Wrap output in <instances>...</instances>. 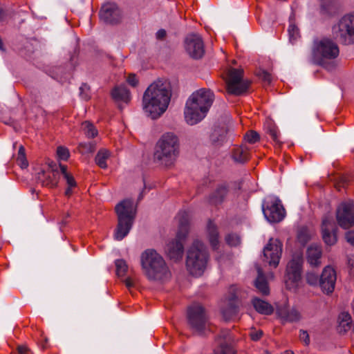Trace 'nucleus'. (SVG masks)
<instances>
[{
    "label": "nucleus",
    "mask_w": 354,
    "mask_h": 354,
    "mask_svg": "<svg viewBox=\"0 0 354 354\" xmlns=\"http://www.w3.org/2000/svg\"><path fill=\"white\" fill-rule=\"evenodd\" d=\"M171 97V87L166 80H157L145 91L142 107L151 119H157L167 109Z\"/></svg>",
    "instance_id": "1"
},
{
    "label": "nucleus",
    "mask_w": 354,
    "mask_h": 354,
    "mask_svg": "<svg viewBox=\"0 0 354 354\" xmlns=\"http://www.w3.org/2000/svg\"><path fill=\"white\" fill-rule=\"evenodd\" d=\"M214 98V94L209 88H203L194 92L185 104L184 114L186 122L194 125L201 121L206 116Z\"/></svg>",
    "instance_id": "2"
},
{
    "label": "nucleus",
    "mask_w": 354,
    "mask_h": 354,
    "mask_svg": "<svg viewBox=\"0 0 354 354\" xmlns=\"http://www.w3.org/2000/svg\"><path fill=\"white\" fill-rule=\"evenodd\" d=\"M180 154V140L173 132L163 133L157 141L154 152V162L165 167L174 165Z\"/></svg>",
    "instance_id": "3"
},
{
    "label": "nucleus",
    "mask_w": 354,
    "mask_h": 354,
    "mask_svg": "<svg viewBox=\"0 0 354 354\" xmlns=\"http://www.w3.org/2000/svg\"><path fill=\"white\" fill-rule=\"evenodd\" d=\"M141 266L150 281H165L171 277V272L164 259L154 250L148 249L142 252Z\"/></svg>",
    "instance_id": "4"
},
{
    "label": "nucleus",
    "mask_w": 354,
    "mask_h": 354,
    "mask_svg": "<svg viewBox=\"0 0 354 354\" xmlns=\"http://www.w3.org/2000/svg\"><path fill=\"white\" fill-rule=\"evenodd\" d=\"M118 216V225L115 230L114 238L117 241L122 240L131 230L136 214V207L133 201L125 199L115 207Z\"/></svg>",
    "instance_id": "5"
},
{
    "label": "nucleus",
    "mask_w": 354,
    "mask_h": 354,
    "mask_svg": "<svg viewBox=\"0 0 354 354\" xmlns=\"http://www.w3.org/2000/svg\"><path fill=\"white\" fill-rule=\"evenodd\" d=\"M209 252L203 243L195 240L187 251L186 267L190 274L201 276L209 261Z\"/></svg>",
    "instance_id": "6"
},
{
    "label": "nucleus",
    "mask_w": 354,
    "mask_h": 354,
    "mask_svg": "<svg viewBox=\"0 0 354 354\" xmlns=\"http://www.w3.org/2000/svg\"><path fill=\"white\" fill-rule=\"evenodd\" d=\"M339 53L337 44L328 37L317 38L312 46V58L318 65H324L328 61L337 58Z\"/></svg>",
    "instance_id": "7"
},
{
    "label": "nucleus",
    "mask_w": 354,
    "mask_h": 354,
    "mask_svg": "<svg viewBox=\"0 0 354 354\" xmlns=\"http://www.w3.org/2000/svg\"><path fill=\"white\" fill-rule=\"evenodd\" d=\"M179 226L176 238L169 242L166 251L169 257L176 261L182 259L184 252L183 241L185 240L189 232V218L187 212H180L178 214Z\"/></svg>",
    "instance_id": "8"
},
{
    "label": "nucleus",
    "mask_w": 354,
    "mask_h": 354,
    "mask_svg": "<svg viewBox=\"0 0 354 354\" xmlns=\"http://www.w3.org/2000/svg\"><path fill=\"white\" fill-rule=\"evenodd\" d=\"M332 33L334 39L344 44H354V14L342 17L333 25Z\"/></svg>",
    "instance_id": "9"
},
{
    "label": "nucleus",
    "mask_w": 354,
    "mask_h": 354,
    "mask_svg": "<svg viewBox=\"0 0 354 354\" xmlns=\"http://www.w3.org/2000/svg\"><path fill=\"white\" fill-rule=\"evenodd\" d=\"M303 258L300 254L294 255L288 263L284 277L286 287L296 290L301 283Z\"/></svg>",
    "instance_id": "10"
},
{
    "label": "nucleus",
    "mask_w": 354,
    "mask_h": 354,
    "mask_svg": "<svg viewBox=\"0 0 354 354\" xmlns=\"http://www.w3.org/2000/svg\"><path fill=\"white\" fill-rule=\"evenodd\" d=\"M250 82L243 79V71L241 68L229 69L226 80L227 91L229 94L241 95L247 93Z\"/></svg>",
    "instance_id": "11"
},
{
    "label": "nucleus",
    "mask_w": 354,
    "mask_h": 354,
    "mask_svg": "<svg viewBox=\"0 0 354 354\" xmlns=\"http://www.w3.org/2000/svg\"><path fill=\"white\" fill-rule=\"evenodd\" d=\"M188 323L190 327L196 333H201L208 327V317L204 308L195 304L188 308Z\"/></svg>",
    "instance_id": "12"
},
{
    "label": "nucleus",
    "mask_w": 354,
    "mask_h": 354,
    "mask_svg": "<svg viewBox=\"0 0 354 354\" xmlns=\"http://www.w3.org/2000/svg\"><path fill=\"white\" fill-rule=\"evenodd\" d=\"M262 209L265 217L270 223L280 222L285 217V209L278 198H268Z\"/></svg>",
    "instance_id": "13"
},
{
    "label": "nucleus",
    "mask_w": 354,
    "mask_h": 354,
    "mask_svg": "<svg viewBox=\"0 0 354 354\" xmlns=\"http://www.w3.org/2000/svg\"><path fill=\"white\" fill-rule=\"evenodd\" d=\"M338 225L344 228L348 229L354 225V203L352 201L342 203L336 213Z\"/></svg>",
    "instance_id": "14"
},
{
    "label": "nucleus",
    "mask_w": 354,
    "mask_h": 354,
    "mask_svg": "<svg viewBox=\"0 0 354 354\" xmlns=\"http://www.w3.org/2000/svg\"><path fill=\"white\" fill-rule=\"evenodd\" d=\"M282 243L274 239H270L268 243L263 248V261L270 266L276 268L279 263L282 254Z\"/></svg>",
    "instance_id": "15"
},
{
    "label": "nucleus",
    "mask_w": 354,
    "mask_h": 354,
    "mask_svg": "<svg viewBox=\"0 0 354 354\" xmlns=\"http://www.w3.org/2000/svg\"><path fill=\"white\" fill-rule=\"evenodd\" d=\"M187 53L194 59L202 57L204 54V45L201 37L198 34H190L185 41Z\"/></svg>",
    "instance_id": "16"
},
{
    "label": "nucleus",
    "mask_w": 354,
    "mask_h": 354,
    "mask_svg": "<svg viewBox=\"0 0 354 354\" xmlns=\"http://www.w3.org/2000/svg\"><path fill=\"white\" fill-rule=\"evenodd\" d=\"M100 15L105 22L111 24L120 22L122 17L121 10L113 3L104 4L100 10Z\"/></svg>",
    "instance_id": "17"
},
{
    "label": "nucleus",
    "mask_w": 354,
    "mask_h": 354,
    "mask_svg": "<svg viewBox=\"0 0 354 354\" xmlns=\"http://www.w3.org/2000/svg\"><path fill=\"white\" fill-rule=\"evenodd\" d=\"M336 279L335 270L330 266H326L324 269L319 281L322 291L326 294L333 292L335 289Z\"/></svg>",
    "instance_id": "18"
},
{
    "label": "nucleus",
    "mask_w": 354,
    "mask_h": 354,
    "mask_svg": "<svg viewBox=\"0 0 354 354\" xmlns=\"http://www.w3.org/2000/svg\"><path fill=\"white\" fill-rule=\"evenodd\" d=\"M337 227L332 217L326 216L322 221V238L326 244L334 245L337 241Z\"/></svg>",
    "instance_id": "19"
},
{
    "label": "nucleus",
    "mask_w": 354,
    "mask_h": 354,
    "mask_svg": "<svg viewBox=\"0 0 354 354\" xmlns=\"http://www.w3.org/2000/svg\"><path fill=\"white\" fill-rule=\"evenodd\" d=\"M37 179L38 183H40L43 187H54L58 183L59 174L57 170L50 168L46 171L39 172Z\"/></svg>",
    "instance_id": "20"
},
{
    "label": "nucleus",
    "mask_w": 354,
    "mask_h": 354,
    "mask_svg": "<svg viewBox=\"0 0 354 354\" xmlns=\"http://www.w3.org/2000/svg\"><path fill=\"white\" fill-rule=\"evenodd\" d=\"M238 310L237 296L235 293H232L228 299L224 301V305L221 308V313L223 318L227 321L237 314Z\"/></svg>",
    "instance_id": "21"
},
{
    "label": "nucleus",
    "mask_w": 354,
    "mask_h": 354,
    "mask_svg": "<svg viewBox=\"0 0 354 354\" xmlns=\"http://www.w3.org/2000/svg\"><path fill=\"white\" fill-rule=\"evenodd\" d=\"M229 131V128L225 125L215 127L209 136L211 143L215 146L223 145L227 140Z\"/></svg>",
    "instance_id": "22"
},
{
    "label": "nucleus",
    "mask_w": 354,
    "mask_h": 354,
    "mask_svg": "<svg viewBox=\"0 0 354 354\" xmlns=\"http://www.w3.org/2000/svg\"><path fill=\"white\" fill-rule=\"evenodd\" d=\"M322 254V248L319 245H311L306 252L308 263L311 266H318L321 263Z\"/></svg>",
    "instance_id": "23"
},
{
    "label": "nucleus",
    "mask_w": 354,
    "mask_h": 354,
    "mask_svg": "<svg viewBox=\"0 0 354 354\" xmlns=\"http://www.w3.org/2000/svg\"><path fill=\"white\" fill-rule=\"evenodd\" d=\"M111 95L113 99L118 103H129L131 100V95L129 91L125 86H115L112 92Z\"/></svg>",
    "instance_id": "24"
},
{
    "label": "nucleus",
    "mask_w": 354,
    "mask_h": 354,
    "mask_svg": "<svg viewBox=\"0 0 354 354\" xmlns=\"http://www.w3.org/2000/svg\"><path fill=\"white\" fill-rule=\"evenodd\" d=\"M207 236L213 249H217L219 244V234L216 225L209 221L207 225Z\"/></svg>",
    "instance_id": "25"
},
{
    "label": "nucleus",
    "mask_w": 354,
    "mask_h": 354,
    "mask_svg": "<svg viewBox=\"0 0 354 354\" xmlns=\"http://www.w3.org/2000/svg\"><path fill=\"white\" fill-rule=\"evenodd\" d=\"M257 270L258 276L254 282V286L259 292L262 295H268L270 292V289L268 285V282L265 278L262 269L257 266Z\"/></svg>",
    "instance_id": "26"
},
{
    "label": "nucleus",
    "mask_w": 354,
    "mask_h": 354,
    "mask_svg": "<svg viewBox=\"0 0 354 354\" xmlns=\"http://www.w3.org/2000/svg\"><path fill=\"white\" fill-rule=\"evenodd\" d=\"M228 192L225 185H221L209 196V203L213 205L221 203Z\"/></svg>",
    "instance_id": "27"
},
{
    "label": "nucleus",
    "mask_w": 354,
    "mask_h": 354,
    "mask_svg": "<svg viewBox=\"0 0 354 354\" xmlns=\"http://www.w3.org/2000/svg\"><path fill=\"white\" fill-rule=\"evenodd\" d=\"M351 317L346 312L342 313L338 317L337 330L339 333H343L348 331L351 326Z\"/></svg>",
    "instance_id": "28"
},
{
    "label": "nucleus",
    "mask_w": 354,
    "mask_h": 354,
    "mask_svg": "<svg viewBox=\"0 0 354 354\" xmlns=\"http://www.w3.org/2000/svg\"><path fill=\"white\" fill-rule=\"evenodd\" d=\"M252 305L255 310L261 314L270 315L273 312L272 306L266 301L260 299H253Z\"/></svg>",
    "instance_id": "29"
},
{
    "label": "nucleus",
    "mask_w": 354,
    "mask_h": 354,
    "mask_svg": "<svg viewBox=\"0 0 354 354\" xmlns=\"http://www.w3.org/2000/svg\"><path fill=\"white\" fill-rule=\"evenodd\" d=\"M232 158L235 162L243 163L249 158V153L247 147L241 146L234 149Z\"/></svg>",
    "instance_id": "30"
},
{
    "label": "nucleus",
    "mask_w": 354,
    "mask_h": 354,
    "mask_svg": "<svg viewBox=\"0 0 354 354\" xmlns=\"http://www.w3.org/2000/svg\"><path fill=\"white\" fill-rule=\"evenodd\" d=\"M266 133H268L272 140L277 145L281 144L279 139L280 133L277 127L272 121H268L265 125Z\"/></svg>",
    "instance_id": "31"
},
{
    "label": "nucleus",
    "mask_w": 354,
    "mask_h": 354,
    "mask_svg": "<svg viewBox=\"0 0 354 354\" xmlns=\"http://www.w3.org/2000/svg\"><path fill=\"white\" fill-rule=\"evenodd\" d=\"M109 156L110 153L107 150L100 149L95 156V163L102 169L106 168V160L109 158Z\"/></svg>",
    "instance_id": "32"
},
{
    "label": "nucleus",
    "mask_w": 354,
    "mask_h": 354,
    "mask_svg": "<svg viewBox=\"0 0 354 354\" xmlns=\"http://www.w3.org/2000/svg\"><path fill=\"white\" fill-rule=\"evenodd\" d=\"M82 130L88 138H94L97 135V131L94 126L88 121H85L82 124Z\"/></svg>",
    "instance_id": "33"
},
{
    "label": "nucleus",
    "mask_w": 354,
    "mask_h": 354,
    "mask_svg": "<svg viewBox=\"0 0 354 354\" xmlns=\"http://www.w3.org/2000/svg\"><path fill=\"white\" fill-rule=\"evenodd\" d=\"M310 234L306 227H301L298 230L297 240L303 245L310 240Z\"/></svg>",
    "instance_id": "34"
},
{
    "label": "nucleus",
    "mask_w": 354,
    "mask_h": 354,
    "mask_svg": "<svg viewBox=\"0 0 354 354\" xmlns=\"http://www.w3.org/2000/svg\"><path fill=\"white\" fill-rule=\"evenodd\" d=\"M115 267H116V273L118 277H122L124 276L128 269V266L127 265V263L123 259H118L115 262Z\"/></svg>",
    "instance_id": "35"
},
{
    "label": "nucleus",
    "mask_w": 354,
    "mask_h": 354,
    "mask_svg": "<svg viewBox=\"0 0 354 354\" xmlns=\"http://www.w3.org/2000/svg\"><path fill=\"white\" fill-rule=\"evenodd\" d=\"M285 317L288 322H296L301 319V316L300 313L297 309L292 308L287 311Z\"/></svg>",
    "instance_id": "36"
},
{
    "label": "nucleus",
    "mask_w": 354,
    "mask_h": 354,
    "mask_svg": "<svg viewBox=\"0 0 354 354\" xmlns=\"http://www.w3.org/2000/svg\"><path fill=\"white\" fill-rule=\"evenodd\" d=\"M64 178L66 179V183L68 185V187L65 191V195L67 196H70L73 193L72 189L75 187L77 184L73 176L71 174H69L67 176L64 177Z\"/></svg>",
    "instance_id": "37"
},
{
    "label": "nucleus",
    "mask_w": 354,
    "mask_h": 354,
    "mask_svg": "<svg viewBox=\"0 0 354 354\" xmlns=\"http://www.w3.org/2000/svg\"><path fill=\"white\" fill-rule=\"evenodd\" d=\"M288 32L289 39L291 42L295 41L299 36V31L298 28L292 22L289 25Z\"/></svg>",
    "instance_id": "38"
},
{
    "label": "nucleus",
    "mask_w": 354,
    "mask_h": 354,
    "mask_svg": "<svg viewBox=\"0 0 354 354\" xmlns=\"http://www.w3.org/2000/svg\"><path fill=\"white\" fill-rule=\"evenodd\" d=\"M17 161L21 168H26L28 167V162L25 156V149L23 146H20L19 149Z\"/></svg>",
    "instance_id": "39"
},
{
    "label": "nucleus",
    "mask_w": 354,
    "mask_h": 354,
    "mask_svg": "<svg viewBox=\"0 0 354 354\" xmlns=\"http://www.w3.org/2000/svg\"><path fill=\"white\" fill-rule=\"evenodd\" d=\"M217 341L220 344L223 342L224 344H228L231 341L230 332L228 330H222L218 336Z\"/></svg>",
    "instance_id": "40"
},
{
    "label": "nucleus",
    "mask_w": 354,
    "mask_h": 354,
    "mask_svg": "<svg viewBox=\"0 0 354 354\" xmlns=\"http://www.w3.org/2000/svg\"><path fill=\"white\" fill-rule=\"evenodd\" d=\"M215 354H235V353L230 345L221 342L219 348L215 351Z\"/></svg>",
    "instance_id": "41"
},
{
    "label": "nucleus",
    "mask_w": 354,
    "mask_h": 354,
    "mask_svg": "<svg viewBox=\"0 0 354 354\" xmlns=\"http://www.w3.org/2000/svg\"><path fill=\"white\" fill-rule=\"evenodd\" d=\"M307 283L310 286H315L318 284L319 278L318 275L313 272H308L306 275Z\"/></svg>",
    "instance_id": "42"
},
{
    "label": "nucleus",
    "mask_w": 354,
    "mask_h": 354,
    "mask_svg": "<svg viewBox=\"0 0 354 354\" xmlns=\"http://www.w3.org/2000/svg\"><path fill=\"white\" fill-rule=\"evenodd\" d=\"M225 241L231 246H236L240 243V238L236 234H229L225 236Z\"/></svg>",
    "instance_id": "43"
},
{
    "label": "nucleus",
    "mask_w": 354,
    "mask_h": 354,
    "mask_svg": "<svg viewBox=\"0 0 354 354\" xmlns=\"http://www.w3.org/2000/svg\"><path fill=\"white\" fill-rule=\"evenodd\" d=\"M244 138L248 142L254 144L259 141V135L254 131H250L245 135Z\"/></svg>",
    "instance_id": "44"
},
{
    "label": "nucleus",
    "mask_w": 354,
    "mask_h": 354,
    "mask_svg": "<svg viewBox=\"0 0 354 354\" xmlns=\"http://www.w3.org/2000/svg\"><path fill=\"white\" fill-rule=\"evenodd\" d=\"M258 76L259 79H261L264 83L268 84H270L272 80L271 74L263 70L259 71Z\"/></svg>",
    "instance_id": "45"
},
{
    "label": "nucleus",
    "mask_w": 354,
    "mask_h": 354,
    "mask_svg": "<svg viewBox=\"0 0 354 354\" xmlns=\"http://www.w3.org/2000/svg\"><path fill=\"white\" fill-rule=\"evenodd\" d=\"M57 154L58 158L63 160H66L69 157V151L68 149L64 147H57Z\"/></svg>",
    "instance_id": "46"
},
{
    "label": "nucleus",
    "mask_w": 354,
    "mask_h": 354,
    "mask_svg": "<svg viewBox=\"0 0 354 354\" xmlns=\"http://www.w3.org/2000/svg\"><path fill=\"white\" fill-rule=\"evenodd\" d=\"M299 339L302 341L305 345H308L310 344V337L308 332L304 330H300L299 331Z\"/></svg>",
    "instance_id": "47"
},
{
    "label": "nucleus",
    "mask_w": 354,
    "mask_h": 354,
    "mask_svg": "<svg viewBox=\"0 0 354 354\" xmlns=\"http://www.w3.org/2000/svg\"><path fill=\"white\" fill-rule=\"evenodd\" d=\"M80 95L82 99L87 100L89 99V94L88 91H89V87L86 84H83L80 88Z\"/></svg>",
    "instance_id": "48"
},
{
    "label": "nucleus",
    "mask_w": 354,
    "mask_h": 354,
    "mask_svg": "<svg viewBox=\"0 0 354 354\" xmlns=\"http://www.w3.org/2000/svg\"><path fill=\"white\" fill-rule=\"evenodd\" d=\"M345 238L348 243L354 246V230L347 232Z\"/></svg>",
    "instance_id": "49"
},
{
    "label": "nucleus",
    "mask_w": 354,
    "mask_h": 354,
    "mask_svg": "<svg viewBox=\"0 0 354 354\" xmlns=\"http://www.w3.org/2000/svg\"><path fill=\"white\" fill-rule=\"evenodd\" d=\"M79 147L82 149L84 152H91L93 151V145L91 143H80Z\"/></svg>",
    "instance_id": "50"
},
{
    "label": "nucleus",
    "mask_w": 354,
    "mask_h": 354,
    "mask_svg": "<svg viewBox=\"0 0 354 354\" xmlns=\"http://www.w3.org/2000/svg\"><path fill=\"white\" fill-rule=\"evenodd\" d=\"M127 82L132 86H136L138 84V79L134 74H130L127 78Z\"/></svg>",
    "instance_id": "51"
},
{
    "label": "nucleus",
    "mask_w": 354,
    "mask_h": 354,
    "mask_svg": "<svg viewBox=\"0 0 354 354\" xmlns=\"http://www.w3.org/2000/svg\"><path fill=\"white\" fill-rule=\"evenodd\" d=\"M263 335V332L261 330L253 331L250 333V337L252 340L257 341L259 340Z\"/></svg>",
    "instance_id": "52"
},
{
    "label": "nucleus",
    "mask_w": 354,
    "mask_h": 354,
    "mask_svg": "<svg viewBox=\"0 0 354 354\" xmlns=\"http://www.w3.org/2000/svg\"><path fill=\"white\" fill-rule=\"evenodd\" d=\"M18 353L20 354H28L30 351L26 345H19L17 347Z\"/></svg>",
    "instance_id": "53"
},
{
    "label": "nucleus",
    "mask_w": 354,
    "mask_h": 354,
    "mask_svg": "<svg viewBox=\"0 0 354 354\" xmlns=\"http://www.w3.org/2000/svg\"><path fill=\"white\" fill-rule=\"evenodd\" d=\"M124 283L126 286V287L128 288V289H131L132 287L134 286V280L130 277H128L124 281Z\"/></svg>",
    "instance_id": "54"
},
{
    "label": "nucleus",
    "mask_w": 354,
    "mask_h": 354,
    "mask_svg": "<svg viewBox=\"0 0 354 354\" xmlns=\"http://www.w3.org/2000/svg\"><path fill=\"white\" fill-rule=\"evenodd\" d=\"M166 36V31L165 30H159L156 33V37L158 39H163Z\"/></svg>",
    "instance_id": "55"
},
{
    "label": "nucleus",
    "mask_w": 354,
    "mask_h": 354,
    "mask_svg": "<svg viewBox=\"0 0 354 354\" xmlns=\"http://www.w3.org/2000/svg\"><path fill=\"white\" fill-rule=\"evenodd\" d=\"M61 171L64 176V177L67 176L70 174L67 172V167L65 165H59Z\"/></svg>",
    "instance_id": "56"
},
{
    "label": "nucleus",
    "mask_w": 354,
    "mask_h": 354,
    "mask_svg": "<svg viewBox=\"0 0 354 354\" xmlns=\"http://www.w3.org/2000/svg\"><path fill=\"white\" fill-rule=\"evenodd\" d=\"M40 346L42 349H46L48 347V339L46 337L43 342L41 343Z\"/></svg>",
    "instance_id": "57"
},
{
    "label": "nucleus",
    "mask_w": 354,
    "mask_h": 354,
    "mask_svg": "<svg viewBox=\"0 0 354 354\" xmlns=\"http://www.w3.org/2000/svg\"><path fill=\"white\" fill-rule=\"evenodd\" d=\"M6 17V13L4 12V10L0 8V21H2L4 20Z\"/></svg>",
    "instance_id": "58"
},
{
    "label": "nucleus",
    "mask_w": 354,
    "mask_h": 354,
    "mask_svg": "<svg viewBox=\"0 0 354 354\" xmlns=\"http://www.w3.org/2000/svg\"><path fill=\"white\" fill-rule=\"evenodd\" d=\"M281 354H295V353L292 351L286 350L284 352H283Z\"/></svg>",
    "instance_id": "59"
}]
</instances>
